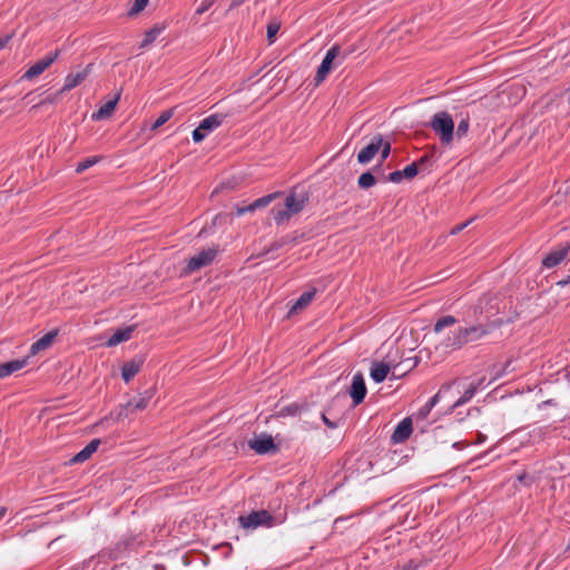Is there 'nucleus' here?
Segmentation results:
<instances>
[{"label":"nucleus","mask_w":570,"mask_h":570,"mask_svg":"<svg viewBox=\"0 0 570 570\" xmlns=\"http://www.w3.org/2000/svg\"><path fill=\"white\" fill-rule=\"evenodd\" d=\"M501 325V320H493L469 327H459L442 342V345L446 348L459 350L470 342L481 340Z\"/></svg>","instance_id":"obj_1"},{"label":"nucleus","mask_w":570,"mask_h":570,"mask_svg":"<svg viewBox=\"0 0 570 570\" xmlns=\"http://www.w3.org/2000/svg\"><path fill=\"white\" fill-rule=\"evenodd\" d=\"M308 199L306 194H298L296 188L292 189L285 198L284 207H273L271 210L276 225H282L301 213Z\"/></svg>","instance_id":"obj_2"},{"label":"nucleus","mask_w":570,"mask_h":570,"mask_svg":"<svg viewBox=\"0 0 570 570\" xmlns=\"http://www.w3.org/2000/svg\"><path fill=\"white\" fill-rule=\"evenodd\" d=\"M430 127L439 136L442 144L449 145L453 140L454 122L451 115L446 111L434 114L430 121Z\"/></svg>","instance_id":"obj_3"},{"label":"nucleus","mask_w":570,"mask_h":570,"mask_svg":"<svg viewBox=\"0 0 570 570\" xmlns=\"http://www.w3.org/2000/svg\"><path fill=\"white\" fill-rule=\"evenodd\" d=\"M238 524L244 530H255L257 528H272L276 524L275 517L267 510L252 511L247 515L237 518Z\"/></svg>","instance_id":"obj_4"},{"label":"nucleus","mask_w":570,"mask_h":570,"mask_svg":"<svg viewBox=\"0 0 570 570\" xmlns=\"http://www.w3.org/2000/svg\"><path fill=\"white\" fill-rule=\"evenodd\" d=\"M218 248L213 246L202 249L198 254L190 257L181 271V276H188L204 267L209 266L216 258Z\"/></svg>","instance_id":"obj_5"},{"label":"nucleus","mask_w":570,"mask_h":570,"mask_svg":"<svg viewBox=\"0 0 570 570\" xmlns=\"http://www.w3.org/2000/svg\"><path fill=\"white\" fill-rule=\"evenodd\" d=\"M340 53L341 49L337 45L331 47L326 51L325 57L323 58L314 78L315 86H320L327 78L333 69L334 61L336 58H338Z\"/></svg>","instance_id":"obj_6"},{"label":"nucleus","mask_w":570,"mask_h":570,"mask_svg":"<svg viewBox=\"0 0 570 570\" xmlns=\"http://www.w3.org/2000/svg\"><path fill=\"white\" fill-rule=\"evenodd\" d=\"M154 396V391L147 390L144 393L134 396L132 399L128 400V402L122 406V409L119 412V416H128L129 414L136 412V411H144L150 400Z\"/></svg>","instance_id":"obj_7"},{"label":"nucleus","mask_w":570,"mask_h":570,"mask_svg":"<svg viewBox=\"0 0 570 570\" xmlns=\"http://www.w3.org/2000/svg\"><path fill=\"white\" fill-rule=\"evenodd\" d=\"M60 50L57 49L55 52L43 57L33 63L22 76L23 79L31 80L40 76L48 67H50L56 59L59 57Z\"/></svg>","instance_id":"obj_8"},{"label":"nucleus","mask_w":570,"mask_h":570,"mask_svg":"<svg viewBox=\"0 0 570 570\" xmlns=\"http://www.w3.org/2000/svg\"><path fill=\"white\" fill-rule=\"evenodd\" d=\"M382 147V135H375L368 145L363 147L357 154V161L362 165L368 164L380 151Z\"/></svg>","instance_id":"obj_9"},{"label":"nucleus","mask_w":570,"mask_h":570,"mask_svg":"<svg viewBox=\"0 0 570 570\" xmlns=\"http://www.w3.org/2000/svg\"><path fill=\"white\" fill-rule=\"evenodd\" d=\"M248 445L257 454H267L277 451V445L275 444L272 435L265 433L254 440H249Z\"/></svg>","instance_id":"obj_10"},{"label":"nucleus","mask_w":570,"mask_h":570,"mask_svg":"<svg viewBox=\"0 0 570 570\" xmlns=\"http://www.w3.org/2000/svg\"><path fill=\"white\" fill-rule=\"evenodd\" d=\"M350 395L353 400V404L356 406L361 404L366 395V385L364 381V376L361 372L356 373L352 379V384L350 387Z\"/></svg>","instance_id":"obj_11"},{"label":"nucleus","mask_w":570,"mask_h":570,"mask_svg":"<svg viewBox=\"0 0 570 570\" xmlns=\"http://www.w3.org/2000/svg\"><path fill=\"white\" fill-rule=\"evenodd\" d=\"M454 384V381L453 382H448V383H444L441 389L439 390V392L433 395L415 414H414V417L415 420H425L428 417V415L430 414V412L432 411V409L439 403L440 399H441V395L443 392H448L452 385Z\"/></svg>","instance_id":"obj_12"},{"label":"nucleus","mask_w":570,"mask_h":570,"mask_svg":"<svg viewBox=\"0 0 570 570\" xmlns=\"http://www.w3.org/2000/svg\"><path fill=\"white\" fill-rule=\"evenodd\" d=\"M570 250V243L560 245L557 249L551 250L542 261V265L552 268L564 261Z\"/></svg>","instance_id":"obj_13"},{"label":"nucleus","mask_w":570,"mask_h":570,"mask_svg":"<svg viewBox=\"0 0 570 570\" xmlns=\"http://www.w3.org/2000/svg\"><path fill=\"white\" fill-rule=\"evenodd\" d=\"M92 68L94 63H88L81 71L67 75L62 91H69L79 86L90 75Z\"/></svg>","instance_id":"obj_14"},{"label":"nucleus","mask_w":570,"mask_h":570,"mask_svg":"<svg viewBox=\"0 0 570 570\" xmlns=\"http://www.w3.org/2000/svg\"><path fill=\"white\" fill-rule=\"evenodd\" d=\"M120 96L121 91L119 90L112 99L102 104L99 109L91 115V119L98 121L110 118L117 107Z\"/></svg>","instance_id":"obj_15"},{"label":"nucleus","mask_w":570,"mask_h":570,"mask_svg":"<svg viewBox=\"0 0 570 570\" xmlns=\"http://www.w3.org/2000/svg\"><path fill=\"white\" fill-rule=\"evenodd\" d=\"M413 431V423L411 417L403 419L395 428L392 434V441L394 443H402L406 441Z\"/></svg>","instance_id":"obj_16"},{"label":"nucleus","mask_w":570,"mask_h":570,"mask_svg":"<svg viewBox=\"0 0 570 570\" xmlns=\"http://www.w3.org/2000/svg\"><path fill=\"white\" fill-rule=\"evenodd\" d=\"M390 371H393L392 362H373L370 375L375 383H382Z\"/></svg>","instance_id":"obj_17"},{"label":"nucleus","mask_w":570,"mask_h":570,"mask_svg":"<svg viewBox=\"0 0 570 570\" xmlns=\"http://www.w3.org/2000/svg\"><path fill=\"white\" fill-rule=\"evenodd\" d=\"M99 444V439L91 440L80 452L70 459L69 464H78L87 461L97 451Z\"/></svg>","instance_id":"obj_18"},{"label":"nucleus","mask_w":570,"mask_h":570,"mask_svg":"<svg viewBox=\"0 0 570 570\" xmlns=\"http://www.w3.org/2000/svg\"><path fill=\"white\" fill-rule=\"evenodd\" d=\"M417 365L416 357H407L396 364H393L392 379H401L411 372Z\"/></svg>","instance_id":"obj_19"},{"label":"nucleus","mask_w":570,"mask_h":570,"mask_svg":"<svg viewBox=\"0 0 570 570\" xmlns=\"http://www.w3.org/2000/svg\"><path fill=\"white\" fill-rule=\"evenodd\" d=\"M29 361V356L20 360H11L9 362L0 363V379L7 377L12 373L23 368Z\"/></svg>","instance_id":"obj_20"},{"label":"nucleus","mask_w":570,"mask_h":570,"mask_svg":"<svg viewBox=\"0 0 570 570\" xmlns=\"http://www.w3.org/2000/svg\"><path fill=\"white\" fill-rule=\"evenodd\" d=\"M58 335V330H52L36 341L30 347V354L36 355L40 351L47 350L53 343L56 336Z\"/></svg>","instance_id":"obj_21"},{"label":"nucleus","mask_w":570,"mask_h":570,"mask_svg":"<svg viewBox=\"0 0 570 570\" xmlns=\"http://www.w3.org/2000/svg\"><path fill=\"white\" fill-rule=\"evenodd\" d=\"M134 332V326L118 328L106 342L108 347L116 346L122 342L128 341Z\"/></svg>","instance_id":"obj_22"},{"label":"nucleus","mask_w":570,"mask_h":570,"mask_svg":"<svg viewBox=\"0 0 570 570\" xmlns=\"http://www.w3.org/2000/svg\"><path fill=\"white\" fill-rule=\"evenodd\" d=\"M141 365H142V361L140 358L139 360L135 358V360H131V361L125 363L121 368L122 380L126 383L131 381L136 376V374L140 371Z\"/></svg>","instance_id":"obj_23"},{"label":"nucleus","mask_w":570,"mask_h":570,"mask_svg":"<svg viewBox=\"0 0 570 570\" xmlns=\"http://www.w3.org/2000/svg\"><path fill=\"white\" fill-rule=\"evenodd\" d=\"M225 117L223 114H213L200 121V129H204L207 134L212 132L223 124Z\"/></svg>","instance_id":"obj_24"},{"label":"nucleus","mask_w":570,"mask_h":570,"mask_svg":"<svg viewBox=\"0 0 570 570\" xmlns=\"http://www.w3.org/2000/svg\"><path fill=\"white\" fill-rule=\"evenodd\" d=\"M315 289L304 292L289 308L288 314H295L311 304L315 296Z\"/></svg>","instance_id":"obj_25"},{"label":"nucleus","mask_w":570,"mask_h":570,"mask_svg":"<svg viewBox=\"0 0 570 570\" xmlns=\"http://www.w3.org/2000/svg\"><path fill=\"white\" fill-rule=\"evenodd\" d=\"M165 23H156L148 31L145 32L144 39L140 43V48L150 46L157 37L165 30Z\"/></svg>","instance_id":"obj_26"},{"label":"nucleus","mask_w":570,"mask_h":570,"mask_svg":"<svg viewBox=\"0 0 570 570\" xmlns=\"http://www.w3.org/2000/svg\"><path fill=\"white\" fill-rule=\"evenodd\" d=\"M428 560L424 558L410 559L406 562H397L394 570H419L426 567Z\"/></svg>","instance_id":"obj_27"},{"label":"nucleus","mask_w":570,"mask_h":570,"mask_svg":"<svg viewBox=\"0 0 570 570\" xmlns=\"http://www.w3.org/2000/svg\"><path fill=\"white\" fill-rule=\"evenodd\" d=\"M478 384L471 383L463 394L453 403L451 409L454 410L469 402L474 396Z\"/></svg>","instance_id":"obj_28"},{"label":"nucleus","mask_w":570,"mask_h":570,"mask_svg":"<svg viewBox=\"0 0 570 570\" xmlns=\"http://www.w3.org/2000/svg\"><path fill=\"white\" fill-rule=\"evenodd\" d=\"M432 434H433V438H434V441L435 442H440V443H449V442H452V445L455 446L458 444L456 441H454L452 438L451 439H448L446 435L449 434V430L445 429L444 426L442 425H439V426H435L433 430H432Z\"/></svg>","instance_id":"obj_29"},{"label":"nucleus","mask_w":570,"mask_h":570,"mask_svg":"<svg viewBox=\"0 0 570 570\" xmlns=\"http://www.w3.org/2000/svg\"><path fill=\"white\" fill-rule=\"evenodd\" d=\"M303 238V234H299L298 232H294L291 235H286L282 237L278 242L274 243L272 245V249H278L282 246L286 244H296Z\"/></svg>","instance_id":"obj_30"},{"label":"nucleus","mask_w":570,"mask_h":570,"mask_svg":"<svg viewBox=\"0 0 570 570\" xmlns=\"http://www.w3.org/2000/svg\"><path fill=\"white\" fill-rule=\"evenodd\" d=\"M281 195L279 191H276V193H273V194H268L266 196H263L256 200H254L252 204H250V208L253 209V212H255L256 209L258 208H263V207H266L267 205H269L275 198H277L278 196Z\"/></svg>","instance_id":"obj_31"},{"label":"nucleus","mask_w":570,"mask_h":570,"mask_svg":"<svg viewBox=\"0 0 570 570\" xmlns=\"http://www.w3.org/2000/svg\"><path fill=\"white\" fill-rule=\"evenodd\" d=\"M376 184V178L371 170L363 173L357 180V185L361 189H368Z\"/></svg>","instance_id":"obj_32"},{"label":"nucleus","mask_w":570,"mask_h":570,"mask_svg":"<svg viewBox=\"0 0 570 570\" xmlns=\"http://www.w3.org/2000/svg\"><path fill=\"white\" fill-rule=\"evenodd\" d=\"M456 323V318L452 315H446L436 321L434 324V332L440 333L443 328L452 326Z\"/></svg>","instance_id":"obj_33"},{"label":"nucleus","mask_w":570,"mask_h":570,"mask_svg":"<svg viewBox=\"0 0 570 570\" xmlns=\"http://www.w3.org/2000/svg\"><path fill=\"white\" fill-rule=\"evenodd\" d=\"M100 159H101V157L94 156V157H89V158H86V159L79 161L76 166V173H78V174L83 173L85 170H87L90 167H92L94 165H96Z\"/></svg>","instance_id":"obj_34"},{"label":"nucleus","mask_w":570,"mask_h":570,"mask_svg":"<svg viewBox=\"0 0 570 570\" xmlns=\"http://www.w3.org/2000/svg\"><path fill=\"white\" fill-rule=\"evenodd\" d=\"M174 116V109H168L163 111L159 117L151 125V130H156L163 125H165L171 117Z\"/></svg>","instance_id":"obj_35"},{"label":"nucleus","mask_w":570,"mask_h":570,"mask_svg":"<svg viewBox=\"0 0 570 570\" xmlns=\"http://www.w3.org/2000/svg\"><path fill=\"white\" fill-rule=\"evenodd\" d=\"M304 410H306V404L292 403L285 406L282 412L287 415H297L301 414Z\"/></svg>","instance_id":"obj_36"},{"label":"nucleus","mask_w":570,"mask_h":570,"mask_svg":"<svg viewBox=\"0 0 570 570\" xmlns=\"http://www.w3.org/2000/svg\"><path fill=\"white\" fill-rule=\"evenodd\" d=\"M279 29H281V23L277 21H272L267 24L266 33H267V40L269 43L274 42L275 37H276L277 32L279 31Z\"/></svg>","instance_id":"obj_37"},{"label":"nucleus","mask_w":570,"mask_h":570,"mask_svg":"<svg viewBox=\"0 0 570 570\" xmlns=\"http://www.w3.org/2000/svg\"><path fill=\"white\" fill-rule=\"evenodd\" d=\"M469 127H470L469 117L462 118L456 126V131H455L456 137L458 138L464 137L469 131Z\"/></svg>","instance_id":"obj_38"},{"label":"nucleus","mask_w":570,"mask_h":570,"mask_svg":"<svg viewBox=\"0 0 570 570\" xmlns=\"http://www.w3.org/2000/svg\"><path fill=\"white\" fill-rule=\"evenodd\" d=\"M380 151H381V163H383L391 154V142L385 141L382 138V147H381ZM381 168H382V164H379L377 166L374 167V170H380Z\"/></svg>","instance_id":"obj_39"},{"label":"nucleus","mask_w":570,"mask_h":570,"mask_svg":"<svg viewBox=\"0 0 570 570\" xmlns=\"http://www.w3.org/2000/svg\"><path fill=\"white\" fill-rule=\"evenodd\" d=\"M148 1L149 0H135L134 4L131 6V8L128 11V16L134 17V16L138 14L139 12H141L148 4Z\"/></svg>","instance_id":"obj_40"},{"label":"nucleus","mask_w":570,"mask_h":570,"mask_svg":"<svg viewBox=\"0 0 570 570\" xmlns=\"http://www.w3.org/2000/svg\"><path fill=\"white\" fill-rule=\"evenodd\" d=\"M419 173L417 163H412L407 165L403 170L402 174L404 178L412 179L414 178Z\"/></svg>","instance_id":"obj_41"},{"label":"nucleus","mask_w":570,"mask_h":570,"mask_svg":"<svg viewBox=\"0 0 570 570\" xmlns=\"http://www.w3.org/2000/svg\"><path fill=\"white\" fill-rule=\"evenodd\" d=\"M493 301H497V297L483 296L480 298L478 306L474 308V314H476L478 311L482 313L483 309L487 308V306L490 305Z\"/></svg>","instance_id":"obj_42"},{"label":"nucleus","mask_w":570,"mask_h":570,"mask_svg":"<svg viewBox=\"0 0 570 570\" xmlns=\"http://www.w3.org/2000/svg\"><path fill=\"white\" fill-rule=\"evenodd\" d=\"M404 178L402 170H395L392 171L387 177H384V181H391L394 184L401 183V180Z\"/></svg>","instance_id":"obj_43"},{"label":"nucleus","mask_w":570,"mask_h":570,"mask_svg":"<svg viewBox=\"0 0 570 570\" xmlns=\"http://www.w3.org/2000/svg\"><path fill=\"white\" fill-rule=\"evenodd\" d=\"M207 136V132L204 129H200V126H198L196 129H194L191 137L195 142H202L205 137Z\"/></svg>","instance_id":"obj_44"},{"label":"nucleus","mask_w":570,"mask_h":570,"mask_svg":"<svg viewBox=\"0 0 570 570\" xmlns=\"http://www.w3.org/2000/svg\"><path fill=\"white\" fill-rule=\"evenodd\" d=\"M473 220V218L466 220L465 223H462V224H458L455 226H453L450 230V234L451 235H458L459 233H461L465 227H468L470 225V223Z\"/></svg>","instance_id":"obj_45"},{"label":"nucleus","mask_w":570,"mask_h":570,"mask_svg":"<svg viewBox=\"0 0 570 570\" xmlns=\"http://www.w3.org/2000/svg\"><path fill=\"white\" fill-rule=\"evenodd\" d=\"M214 1L213 0H205L197 9L196 14H203L206 12L212 6Z\"/></svg>","instance_id":"obj_46"},{"label":"nucleus","mask_w":570,"mask_h":570,"mask_svg":"<svg viewBox=\"0 0 570 570\" xmlns=\"http://www.w3.org/2000/svg\"><path fill=\"white\" fill-rule=\"evenodd\" d=\"M246 213H253V209L250 208V204L248 206L236 205V215L238 217L245 215Z\"/></svg>","instance_id":"obj_47"},{"label":"nucleus","mask_w":570,"mask_h":570,"mask_svg":"<svg viewBox=\"0 0 570 570\" xmlns=\"http://www.w3.org/2000/svg\"><path fill=\"white\" fill-rule=\"evenodd\" d=\"M518 480L525 485H530L533 481V479L525 472L519 474Z\"/></svg>","instance_id":"obj_48"},{"label":"nucleus","mask_w":570,"mask_h":570,"mask_svg":"<svg viewBox=\"0 0 570 570\" xmlns=\"http://www.w3.org/2000/svg\"><path fill=\"white\" fill-rule=\"evenodd\" d=\"M321 416H322V420H323L324 424H325L327 428H330V429H335V428L337 426V425H336V423H334V422H332L331 420H328V419H327V416L325 415V413H322V414H321Z\"/></svg>","instance_id":"obj_49"},{"label":"nucleus","mask_w":570,"mask_h":570,"mask_svg":"<svg viewBox=\"0 0 570 570\" xmlns=\"http://www.w3.org/2000/svg\"><path fill=\"white\" fill-rule=\"evenodd\" d=\"M11 39V35L0 37V50L3 49Z\"/></svg>","instance_id":"obj_50"},{"label":"nucleus","mask_w":570,"mask_h":570,"mask_svg":"<svg viewBox=\"0 0 570 570\" xmlns=\"http://www.w3.org/2000/svg\"><path fill=\"white\" fill-rule=\"evenodd\" d=\"M245 2V0H232L228 10H233L239 6H242Z\"/></svg>","instance_id":"obj_51"},{"label":"nucleus","mask_w":570,"mask_h":570,"mask_svg":"<svg viewBox=\"0 0 570 570\" xmlns=\"http://www.w3.org/2000/svg\"><path fill=\"white\" fill-rule=\"evenodd\" d=\"M430 161V156L429 155H423L416 163H417V167L419 166H422L426 163Z\"/></svg>","instance_id":"obj_52"},{"label":"nucleus","mask_w":570,"mask_h":570,"mask_svg":"<svg viewBox=\"0 0 570 570\" xmlns=\"http://www.w3.org/2000/svg\"><path fill=\"white\" fill-rule=\"evenodd\" d=\"M569 284H570V275H569V276H567V277H566V278H563V279H560V281L557 283V285H559V286H561V287H563V286H566V285H569Z\"/></svg>","instance_id":"obj_53"},{"label":"nucleus","mask_w":570,"mask_h":570,"mask_svg":"<svg viewBox=\"0 0 570 570\" xmlns=\"http://www.w3.org/2000/svg\"><path fill=\"white\" fill-rule=\"evenodd\" d=\"M552 404H554V403H553V400H547V401L542 402V403L539 405V407H542L543 405H552Z\"/></svg>","instance_id":"obj_54"},{"label":"nucleus","mask_w":570,"mask_h":570,"mask_svg":"<svg viewBox=\"0 0 570 570\" xmlns=\"http://www.w3.org/2000/svg\"><path fill=\"white\" fill-rule=\"evenodd\" d=\"M7 509L3 507H0V520L6 515Z\"/></svg>","instance_id":"obj_55"},{"label":"nucleus","mask_w":570,"mask_h":570,"mask_svg":"<svg viewBox=\"0 0 570 570\" xmlns=\"http://www.w3.org/2000/svg\"><path fill=\"white\" fill-rule=\"evenodd\" d=\"M510 364H511V362H510V361H509V362H507V364H505V368H504V370H507V368L510 366Z\"/></svg>","instance_id":"obj_56"}]
</instances>
